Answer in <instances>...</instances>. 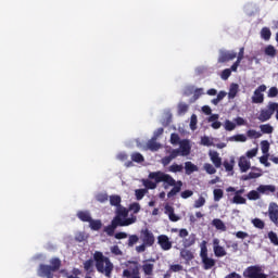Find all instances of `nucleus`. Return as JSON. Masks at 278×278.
Wrapping results in <instances>:
<instances>
[{"label":"nucleus","mask_w":278,"mask_h":278,"mask_svg":"<svg viewBox=\"0 0 278 278\" xmlns=\"http://www.w3.org/2000/svg\"><path fill=\"white\" fill-rule=\"evenodd\" d=\"M166 184L167 186H172V190L167 192V199H173L181 192V188L184 187V182L181 180H175L170 174H166L164 172H151L148 175V179H142V185L146 190H155L157 188V184Z\"/></svg>","instance_id":"f257e3e1"},{"label":"nucleus","mask_w":278,"mask_h":278,"mask_svg":"<svg viewBox=\"0 0 278 278\" xmlns=\"http://www.w3.org/2000/svg\"><path fill=\"white\" fill-rule=\"evenodd\" d=\"M129 216V210L127 208H119L118 211H115V216L111 222V225L106 226L104 228V232L106 236H114V231H116L117 227H129V225H134L138 218L136 215Z\"/></svg>","instance_id":"f03ea898"},{"label":"nucleus","mask_w":278,"mask_h":278,"mask_svg":"<svg viewBox=\"0 0 278 278\" xmlns=\"http://www.w3.org/2000/svg\"><path fill=\"white\" fill-rule=\"evenodd\" d=\"M93 260L96 262V268L101 275L112 278V273H114V263L110 261V257L103 255V252H94Z\"/></svg>","instance_id":"7ed1b4c3"},{"label":"nucleus","mask_w":278,"mask_h":278,"mask_svg":"<svg viewBox=\"0 0 278 278\" xmlns=\"http://www.w3.org/2000/svg\"><path fill=\"white\" fill-rule=\"evenodd\" d=\"M200 257L202 261L203 270H212L216 266V260L212 258L207 254V242L203 241L201 243Z\"/></svg>","instance_id":"20e7f679"},{"label":"nucleus","mask_w":278,"mask_h":278,"mask_svg":"<svg viewBox=\"0 0 278 278\" xmlns=\"http://www.w3.org/2000/svg\"><path fill=\"white\" fill-rule=\"evenodd\" d=\"M244 278H268L260 265H251L243 270Z\"/></svg>","instance_id":"39448f33"},{"label":"nucleus","mask_w":278,"mask_h":278,"mask_svg":"<svg viewBox=\"0 0 278 278\" xmlns=\"http://www.w3.org/2000/svg\"><path fill=\"white\" fill-rule=\"evenodd\" d=\"M267 108V110H261V113L257 117L258 121H261V123H266V121H270V118H273V115L275 114L278 108V103L269 102Z\"/></svg>","instance_id":"423d86ee"},{"label":"nucleus","mask_w":278,"mask_h":278,"mask_svg":"<svg viewBox=\"0 0 278 278\" xmlns=\"http://www.w3.org/2000/svg\"><path fill=\"white\" fill-rule=\"evenodd\" d=\"M266 88H267L266 85H261L254 90V93L251 98L252 103H255V104L264 103V93L263 92H266Z\"/></svg>","instance_id":"0eeeda50"},{"label":"nucleus","mask_w":278,"mask_h":278,"mask_svg":"<svg viewBox=\"0 0 278 278\" xmlns=\"http://www.w3.org/2000/svg\"><path fill=\"white\" fill-rule=\"evenodd\" d=\"M140 239L143 244H147L148 247H153V244H155V236L151 230H149V228L141 230Z\"/></svg>","instance_id":"6e6552de"},{"label":"nucleus","mask_w":278,"mask_h":278,"mask_svg":"<svg viewBox=\"0 0 278 278\" xmlns=\"http://www.w3.org/2000/svg\"><path fill=\"white\" fill-rule=\"evenodd\" d=\"M267 214L269 216V220L278 227V204L275 202L269 203Z\"/></svg>","instance_id":"1a4fd4ad"},{"label":"nucleus","mask_w":278,"mask_h":278,"mask_svg":"<svg viewBox=\"0 0 278 278\" xmlns=\"http://www.w3.org/2000/svg\"><path fill=\"white\" fill-rule=\"evenodd\" d=\"M213 253L215 257H225V255H227V250L220 245L218 238L213 239Z\"/></svg>","instance_id":"9d476101"},{"label":"nucleus","mask_w":278,"mask_h":278,"mask_svg":"<svg viewBox=\"0 0 278 278\" xmlns=\"http://www.w3.org/2000/svg\"><path fill=\"white\" fill-rule=\"evenodd\" d=\"M238 58V53L235 51H220L218 62L219 64H225V62H231V60H236Z\"/></svg>","instance_id":"9b49d317"},{"label":"nucleus","mask_w":278,"mask_h":278,"mask_svg":"<svg viewBox=\"0 0 278 278\" xmlns=\"http://www.w3.org/2000/svg\"><path fill=\"white\" fill-rule=\"evenodd\" d=\"M157 244L163 251H170V249H173V242L166 235H161L157 237Z\"/></svg>","instance_id":"f8f14e48"},{"label":"nucleus","mask_w":278,"mask_h":278,"mask_svg":"<svg viewBox=\"0 0 278 278\" xmlns=\"http://www.w3.org/2000/svg\"><path fill=\"white\" fill-rule=\"evenodd\" d=\"M251 170L248 175L241 176L242 181H251V179L262 177V169L260 167H251Z\"/></svg>","instance_id":"ddd939ff"},{"label":"nucleus","mask_w":278,"mask_h":278,"mask_svg":"<svg viewBox=\"0 0 278 278\" xmlns=\"http://www.w3.org/2000/svg\"><path fill=\"white\" fill-rule=\"evenodd\" d=\"M179 155H181V152H179V149H173L172 151H169V155L164 156L161 160V164H163V166H168V164H170L173 160H176V157H179Z\"/></svg>","instance_id":"4468645a"},{"label":"nucleus","mask_w":278,"mask_h":278,"mask_svg":"<svg viewBox=\"0 0 278 278\" xmlns=\"http://www.w3.org/2000/svg\"><path fill=\"white\" fill-rule=\"evenodd\" d=\"M208 157L211 162L214 164L215 168H220V166H223V159L220 157L217 151L211 150L208 152Z\"/></svg>","instance_id":"2eb2a0df"},{"label":"nucleus","mask_w":278,"mask_h":278,"mask_svg":"<svg viewBox=\"0 0 278 278\" xmlns=\"http://www.w3.org/2000/svg\"><path fill=\"white\" fill-rule=\"evenodd\" d=\"M257 192H260V194H270L277 192V187H275V185H260L257 187Z\"/></svg>","instance_id":"dca6fc26"},{"label":"nucleus","mask_w":278,"mask_h":278,"mask_svg":"<svg viewBox=\"0 0 278 278\" xmlns=\"http://www.w3.org/2000/svg\"><path fill=\"white\" fill-rule=\"evenodd\" d=\"M190 141H188L187 139L182 140L180 142V148H179V152H180V155L182 157H186L188 156V154L190 153Z\"/></svg>","instance_id":"f3484780"},{"label":"nucleus","mask_w":278,"mask_h":278,"mask_svg":"<svg viewBox=\"0 0 278 278\" xmlns=\"http://www.w3.org/2000/svg\"><path fill=\"white\" fill-rule=\"evenodd\" d=\"M121 195H111L110 197V204L116 207L115 212H118V210H127V207L121 205Z\"/></svg>","instance_id":"a211bd4d"},{"label":"nucleus","mask_w":278,"mask_h":278,"mask_svg":"<svg viewBox=\"0 0 278 278\" xmlns=\"http://www.w3.org/2000/svg\"><path fill=\"white\" fill-rule=\"evenodd\" d=\"M239 168L241 173H247L251 168V161L247 156H241L239 159Z\"/></svg>","instance_id":"6ab92c4d"},{"label":"nucleus","mask_w":278,"mask_h":278,"mask_svg":"<svg viewBox=\"0 0 278 278\" xmlns=\"http://www.w3.org/2000/svg\"><path fill=\"white\" fill-rule=\"evenodd\" d=\"M147 149H149V151H160V149H162V144H160L157 142V139L155 138H151L148 142H147Z\"/></svg>","instance_id":"aec40b11"},{"label":"nucleus","mask_w":278,"mask_h":278,"mask_svg":"<svg viewBox=\"0 0 278 278\" xmlns=\"http://www.w3.org/2000/svg\"><path fill=\"white\" fill-rule=\"evenodd\" d=\"M180 257L185 260V262H192V260H194V253L188 249H181Z\"/></svg>","instance_id":"412c9836"},{"label":"nucleus","mask_w":278,"mask_h":278,"mask_svg":"<svg viewBox=\"0 0 278 278\" xmlns=\"http://www.w3.org/2000/svg\"><path fill=\"white\" fill-rule=\"evenodd\" d=\"M76 216L83 223H90V220L92 219V216H90V212L88 211H78Z\"/></svg>","instance_id":"4be33fe9"},{"label":"nucleus","mask_w":278,"mask_h":278,"mask_svg":"<svg viewBox=\"0 0 278 278\" xmlns=\"http://www.w3.org/2000/svg\"><path fill=\"white\" fill-rule=\"evenodd\" d=\"M155 265L153 263L144 262L142 265V270L147 277H151L153 275V269Z\"/></svg>","instance_id":"5701e85b"},{"label":"nucleus","mask_w":278,"mask_h":278,"mask_svg":"<svg viewBox=\"0 0 278 278\" xmlns=\"http://www.w3.org/2000/svg\"><path fill=\"white\" fill-rule=\"evenodd\" d=\"M186 175H192V173L199 172V166L194 165L192 162L187 161L185 163Z\"/></svg>","instance_id":"b1692460"},{"label":"nucleus","mask_w":278,"mask_h":278,"mask_svg":"<svg viewBox=\"0 0 278 278\" xmlns=\"http://www.w3.org/2000/svg\"><path fill=\"white\" fill-rule=\"evenodd\" d=\"M123 275L126 278H140V270L138 267L134 268L132 270L124 269Z\"/></svg>","instance_id":"393cba45"},{"label":"nucleus","mask_w":278,"mask_h":278,"mask_svg":"<svg viewBox=\"0 0 278 278\" xmlns=\"http://www.w3.org/2000/svg\"><path fill=\"white\" fill-rule=\"evenodd\" d=\"M212 225L214 228L218 229L219 231H227V226L222 219L215 218L212 220Z\"/></svg>","instance_id":"a878e982"},{"label":"nucleus","mask_w":278,"mask_h":278,"mask_svg":"<svg viewBox=\"0 0 278 278\" xmlns=\"http://www.w3.org/2000/svg\"><path fill=\"white\" fill-rule=\"evenodd\" d=\"M89 227L92 231H99L103 227V223L100 219H92L89 220Z\"/></svg>","instance_id":"bb28decb"},{"label":"nucleus","mask_w":278,"mask_h":278,"mask_svg":"<svg viewBox=\"0 0 278 278\" xmlns=\"http://www.w3.org/2000/svg\"><path fill=\"white\" fill-rule=\"evenodd\" d=\"M84 268L86 273H92V270H94V261L92 258L85 261Z\"/></svg>","instance_id":"cd10ccee"},{"label":"nucleus","mask_w":278,"mask_h":278,"mask_svg":"<svg viewBox=\"0 0 278 278\" xmlns=\"http://www.w3.org/2000/svg\"><path fill=\"white\" fill-rule=\"evenodd\" d=\"M231 203H235L236 205H247V199L235 193Z\"/></svg>","instance_id":"c85d7f7f"},{"label":"nucleus","mask_w":278,"mask_h":278,"mask_svg":"<svg viewBox=\"0 0 278 278\" xmlns=\"http://www.w3.org/2000/svg\"><path fill=\"white\" fill-rule=\"evenodd\" d=\"M238 89H239L238 84H231L228 92V99H236V96L238 94Z\"/></svg>","instance_id":"c756f323"},{"label":"nucleus","mask_w":278,"mask_h":278,"mask_svg":"<svg viewBox=\"0 0 278 278\" xmlns=\"http://www.w3.org/2000/svg\"><path fill=\"white\" fill-rule=\"evenodd\" d=\"M223 164L226 173H233V166L236 164V161L233 159H231L230 162L224 161Z\"/></svg>","instance_id":"7c9ffc66"},{"label":"nucleus","mask_w":278,"mask_h":278,"mask_svg":"<svg viewBox=\"0 0 278 278\" xmlns=\"http://www.w3.org/2000/svg\"><path fill=\"white\" fill-rule=\"evenodd\" d=\"M270 36H273L270 28L263 27L261 30V38H263V40H270Z\"/></svg>","instance_id":"2f4dec72"},{"label":"nucleus","mask_w":278,"mask_h":278,"mask_svg":"<svg viewBox=\"0 0 278 278\" xmlns=\"http://www.w3.org/2000/svg\"><path fill=\"white\" fill-rule=\"evenodd\" d=\"M213 197H214V201L218 203V201H220V199L225 197V192L223 191V189H214Z\"/></svg>","instance_id":"473e14b6"},{"label":"nucleus","mask_w":278,"mask_h":278,"mask_svg":"<svg viewBox=\"0 0 278 278\" xmlns=\"http://www.w3.org/2000/svg\"><path fill=\"white\" fill-rule=\"evenodd\" d=\"M262 134H273L275 128L270 124H263L260 126Z\"/></svg>","instance_id":"72a5a7b5"},{"label":"nucleus","mask_w":278,"mask_h":278,"mask_svg":"<svg viewBox=\"0 0 278 278\" xmlns=\"http://www.w3.org/2000/svg\"><path fill=\"white\" fill-rule=\"evenodd\" d=\"M131 160L137 164H142V162H144V156L140 152H135L131 154Z\"/></svg>","instance_id":"f704fd0d"},{"label":"nucleus","mask_w":278,"mask_h":278,"mask_svg":"<svg viewBox=\"0 0 278 278\" xmlns=\"http://www.w3.org/2000/svg\"><path fill=\"white\" fill-rule=\"evenodd\" d=\"M269 241L271 242V244H274V247H278V236L277 232L275 231H269L267 233Z\"/></svg>","instance_id":"c9c22d12"},{"label":"nucleus","mask_w":278,"mask_h":278,"mask_svg":"<svg viewBox=\"0 0 278 278\" xmlns=\"http://www.w3.org/2000/svg\"><path fill=\"white\" fill-rule=\"evenodd\" d=\"M184 170V165H179V164H172L169 167H168V172L169 173H181Z\"/></svg>","instance_id":"e433bc0d"},{"label":"nucleus","mask_w":278,"mask_h":278,"mask_svg":"<svg viewBox=\"0 0 278 278\" xmlns=\"http://www.w3.org/2000/svg\"><path fill=\"white\" fill-rule=\"evenodd\" d=\"M147 192H149V190H147V189L135 190V197H136L137 201H142V199H144V194H147Z\"/></svg>","instance_id":"4c0bfd02"},{"label":"nucleus","mask_w":278,"mask_h":278,"mask_svg":"<svg viewBox=\"0 0 278 278\" xmlns=\"http://www.w3.org/2000/svg\"><path fill=\"white\" fill-rule=\"evenodd\" d=\"M139 240H140V238H139L137 235H130V236L128 237V242H127V244H128L129 248H131V247H134L135 244H138Z\"/></svg>","instance_id":"58836bf2"},{"label":"nucleus","mask_w":278,"mask_h":278,"mask_svg":"<svg viewBox=\"0 0 278 278\" xmlns=\"http://www.w3.org/2000/svg\"><path fill=\"white\" fill-rule=\"evenodd\" d=\"M265 55H268L269 58H275L277 55V49H275L273 46H267L265 48Z\"/></svg>","instance_id":"ea45409f"},{"label":"nucleus","mask_w":278,"mask_h":278,"mask_svg":"<svg viewBox=\"0 0 278 278\" xmlns=\"http://www.w3.org/2000/svg\"><path fill=\"white\" fill-rule=\"evenodd\" d=\"M252 225L256 228V229H264V227H266V224L264 223V220L260 219V218H254L252 219Z\"/></svg>","instance_id":"a19ab883"},{"label":"nucleus","mask_w":278,"mask_h":278,"mask_svg":"<svg viewBox=\"0 0 278 278\" xmlns=\"http://www.w3.org/2000/svg\"><path fill=\"white\" fill-rule=\"evenodd\" d=\"M201 144L203 147H214V141L210 137L204 136L201 138Z\"/></svg>","instance_id":"79ce46f5"},{"label":"nucleus","mask_w":278,"mask_h":278,"mask_svg":"<svg viewBox=\"0 0 278 278\" xmlns=\"http://www.w3.org/2000/svg\"><path fill=\"white\" fill-rule=\"evenodd\" d=\"M247 136L248 138H254L255 140H257V138H262V135L261 132H258L257 130L255 129H250L247 131Z\"/></svg>","instance_id":"37998d69"},{"label":"nucleus","mask_w":278,"mask_h":278,"mask_svg":"<svg viewBox=\"0 0 278 278\" xmlns=\"http://www.w3.org/2000/svg\"><path fill=\"white\" fill-rule=\"evenodd\" d=\"M204 170H206L207 175H216V167L210 163L204 164Z\"/></svg>","instance_id":"c03bdc74"},{"label":"nucleus","mask_w":278,"mask_h":278,"mask_svg":"<svg viewBox=\"0 0 278 278\" xmlns=\"http://www.w3.org/2000/svg\"><path fill=\"white\" fill-rule=\"evenodd\" d=\"M248 199L249 201H257V199H260V191L251 190L248 193Z\"/></svg>","instance_id":"a18cd8bd"},{"label":"nucleus","mask_w":278,"mask_h":278,"mask_svg":"<svg viewBox=\"0 0 278 278\" xmlns=\"http://www.w3.org/2000/svg\"><path fill=\"white\" fill-rule=\"evenodd\" d=\"M261 149H262V153H264V155H266V153H268V151H270V143L267 140L262 141Z\"/></svg>","instance_id":"49530a36"},{"label":"nucleus","mask_w":278,"mask_h":278,"mask_svg":"<svg viewBox=\"0 0 278 278\" xmlns=\"http://www.w3.org/2000/svg\"><path fill=\"white\" fill-rule=\"evenodd\" d=\"M181 138H179V135L177 132H174L170 135V144H180Z\"/></svg>","instance_id":"de8ad7c7"},{"label":"nucleus","mask_w":278,"mask_h":278,"mask_svg":"<svg viewBox=\"0 0 278 278\" xmlns=\"http://www.w3.org/2000/svg\"><path fill=\"white\" fill-rule=\"evenodd\" d=\"M205 205V199L203 197H200L198 200L194 201L193 207L195 210H199V207H203Z\"/></svg>","instance_id":"09e8293b"},{"label":"nucleus","mask_w":278,"mask_h":278,"mask_svg":"<svg viewBox=\"0 0 278 278\" xmlns=\"http://www.w3.org/2000/svg\"><path fill=\"white\" fill-rule=\"evenodd\" d=\"M267 97L269 99H275V97H278V89H277V87H270L268 92H267Z\"/></svg>","instance_id":"8fccbe9b"},{"label":"nucleus","mask_w":278,"mask_h":278,"mask_svg":"<svg viewBox=\"0 0 278 278\" xmlns=\"http://www.w3.org/2000/svg\"><path fill=\"white\" fill-rule=\"evenodd\" d=\"M109 199V195L108 193H98L96 195V200L99 202V203H105Z\"/></svg>","instance_id":"3c124183"},{"label":"nucleus","mask_w":278,"mask_h":278,"mask_svg":"<svg viewBox=\"0 0 278 278\" xmlns=\"http://www.w3.org/2000/svg\"><path fill=\"white\" fill-rule=\"evenodd\" d=\"M130 212H134V214H138V212H140V203L138 202H134L129 205L128 208Z\"/></svg>","instance_id":"603ef678"},{"label":"nucleus","mask_w":278,"mask_h":278,"mask_svg":"<svg viewBox=\"0 0 278 278\" xmlns=\"http://www.w3.org/2000/svg\"><path fill=\"white\" fill-rule=\"evenodd\" d=\"M197 123H198V118H197V115L195 114H192L191 115V118H190V129L192 131H194L197 129Z\"/></svg>","instance_id":"864d4df0"},{"label":"nucleus","mask_w":278,"mask_h":278,"mask_svg":"<svg viewBox=\"0 0 278 278\" xmlns=\"http://www.w3.org/2000/svg\"><path fill=\"white\" fill-rule=\"evenodd\" d=\"M225 129L226 131H233L236 129V124L229 119L225 122Z\"/></svg>","instance_id":"5fc2aeb1"},{"label":"nucleus","mask_w":278,"mask_h":278,"mask_svg":"<svg viewBox=\"0 0 278 278\" xmlns=\"http://www.w3.org/2000/svg\"><path fill=\"white\" fill-rule=\"evenodd\" d=\"M181 270H184V266H181L179 264H174V265L169 266L170 273H181Z\"/></svg>","instance_id":"6e6d98bb"},{"label":"nucleus","mask_w":278,"mask_h":278,"mask_svg":"<svg viewBox=\"0 0 278 278\" xmlns=\"http://www.w3.org/2000/svg\"><path fill=\"white\" fill-rule=\"evenodd\" d=\"M188 104L180 102L178 104V114H186V112H188Z\"/></svg>","instance_id":"4d7b16f0"},{"label":"nucleus","mask_w":278,"mask_h":278,"mask_svg":"<svg viewBox=\"0 0 278 278\" xmlns=\"http://www.w3.org/2000/svg\"><path fill=\"white\" fill-rule=\"evenodd\" d=\"M230 140H235L236 142H247V136H244V135H235L230 138Z\"/></svg>","instance_id":"13d9d810"},{"label":"nucleus","mask_w":278,"mask_h":278,"mask_svg":"<svg viewBox=\"0 0 278 278\" xmlns=\"http://www.w3.org/2000/svg\"><path fill=\"white\" fill-rule=\"evenodd\" d=\"M229 77H231V70L230 68H226L222 72V79L227 80L229 79Z\"/></svg>","instance_id":"bf43d9fd"},{"label":"nucleus","mask_w":278,"mask_h":278,"mask_svg":"<svg viewBox=\"0 0 278 278\" xmlns=\"http://www.w3.org/2000/svg\"><path fill=\"white\" fill-rule=\"evenodd\" d=\"M194 194V191L192 190H185L180 193L181 199H190Z\"/></svg>","instance_id":"052dcab7"},{"label":"nucleus","mask_w":278,"mask_h":278,"mask_svg":"<svg viewBox=\"0 0 278 278\" xmlns=\"http://www.w3.org/2000/svg\"><path fill=\"white\" fill-rule=\"evenodd\" d=\"M111 253L113 255H123V251L121 250V248H118V245H113L111 248Z\"/></svg>","instance_id":"680f3d73"},{"label":"nucleus","mask_w":278,"mask_h":278,"mask_svg":"<svg viewBox=\"0 0 278 278\" xmlns=\"http://www.w3.org/2000/svg\"><path fill=\"white\" fill-rule=\"evenodd\" d=\"M236 238H239V240H244V238H249V232L237 231L236 232Z\"/></svg>","instance_id":"e2e57ef3"},{"label":"nucleus","mask_w":278,"mask_h":278,"mask_svg":"<svg viewBox=\"0 0 278 278\" xmlns=\"http://www.w3.org/2000/svg\"><path fill=\"white\" fill-rule=\"evenodd\" d=\"M201 94H203V89L202 88H198L194 90V93H193V101H197Z\"/></svg>","instance_id":"0e129e2a"},{"label":"nucleus","mask_w":278,"mask_h":278,"mask_svg":"<svg viewBox=\"0 0 278 278\" xmlns=\"http://www.w3.org/2000/svg\"><path fill=\"white\" fill-rule=\"evenodd\" d=\"M255 155H257V148H254L247 152V157H249V159H253V157H255Z\"/></svg>","instance_id":"69168bd1"},{"label":"nucleus","mask_w":278,"mask_h":278,"mask_svg":"<svg viewBox=\"0 0 278 278\" xmlns=\"http://www.w3.org/2000/svg\"><path fill=\"white\" fill-rule=\"evenodd\" d=\"M147 247H149V245H147V244L143 243V242H142V244L137 245V247H136L137 253H144V251H147Z\"/></svg>","instance_id":"338daca9"},{"label":"nucleus","mask_w":278,"mask_h":278,"mask_svg":"<svg viewBox=\"0 0 278 278\" xmlns=\"http://www.w3.org/2000/svg\"><path fill=\"white\" fill-rule=\"evenodd\" d=\"M261 164H264V166L268 167L270 166V163L268 162V155H263L260 157Z\"/></svg>","instance_id":"774afa93"}]
</instances>
